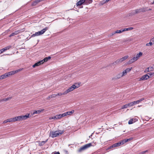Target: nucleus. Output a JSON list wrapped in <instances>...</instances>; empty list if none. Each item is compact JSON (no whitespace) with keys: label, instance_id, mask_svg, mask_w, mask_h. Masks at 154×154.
Listing matches in <instances>:
<instances>
[{"label":"nucleus","instance_id":"f257e3e1","mask_svg":"<svg viewBox=\"0 0 154 154\" xmlns=\"http://www.w3.org/2000/svg\"><path fill=\"white\" fill-rule=\"evenodd\" d=\"M64 131H63L58 130V131H51L50 132L49 136L54 138L55 137L60 135L62 134Z\"/></svg>","mask_w":154,"mask_h":154},{"label":"nucleus","instance_id":"f03ea898","mask_svg":"<svg viewBox=\"0 0 154 154\" xmlns=\"http://www.w3.org/2000/svg\"><path fill=\"white\" fill-rule=\"evenodd\" d=\"M21 69H18L15 71H11L8 73H5L4 75H2L0 76L1 79H3L12 75H13L16 73L21 71Z\"/></svg>","mask_w":154,"mask_h":154},{"label":"nucleus","instance_id":"7ed1b4c3","mask_svg":"<svg viewBox=\"0 0 154 154\" xmlns=\"http://www.w3.org/2000/svg\"><path fill=\"white\" fill-rule=\"evenodd\" d=\"M142 55L143 53L142 52H139V53L137 54L135 57H133L132 59L128 61V64H131L136 61Z\"/></svg>","mask_w":154,"mask_h":154},{"label":"nucleus","instance_id":"20e7f679","mask_svg":"<svg viewBox=\"0 0 154 154\" xmlns=\"http://www.w3.org/2000/svg\"><path fill=\"white\" fill-rule=\"evenodd\" d=\"M95 145V143H93L87 144L80 148L78 150V152H81L91 146H94Z\"/></svg>","mask_w":154,"mask_h":154},{"label":"nucleus","instance_id":"39448f33","mask_svg":"<svg viewBox=\"0 0 154 154\" xmlns=\"http://www.w3.org/2000/svg\"><path fill=\"white\" fill-rule=\"evenodd\" d=\"M79 86L80 85L79 83H75L69 87L68 89L65 91L67 94L68 93L73 91L75 89L78 88Z\"/></svg>","mask_w":154,"mask_h":154},{"label":"nucleus","instance_id":"423d86ee","mask_svg":"<svg viewBox=\"0 0 154 154\" xmlns=\"http://www.w3.org/2000/svg\"><path fill=\"white\" fill-rule=\"evenodd\" d=\"M146 9L145 8H141L139 9L132 11L131 13L130 14L131 15H134L135 14L140 13L141 12H144L147 11Z\"/></svg>","mask_w":154,"mask_h":154},{"label":"nucleus","instance_id":"0eeeda50","mask_svg":"<svg viewBox=\"0 0 154 154\" xmlns=\"http://www.w3.org/2000/svg\"><path fill=\"white\" fill-rule=\"evenodd\" d=\"M48 27H45L41 31L36 32L35 33L31 35V37H33L35 36H38L42 35L45 32L46 30H48Z\"/></svg>","mask_w":154,"mask_h":154},{"label":"nucleus","instance_id":"6e6552de","mask_svg":"<svg viewBox=\"0 0 154 154\" xmlns=\"http://www.w3.org/2000/svg\"><path fill=\"white\" fill-rule=\"evenodd\" d=\"M128 57H129L128 56H126L124 57H123L120 59L117 60L116 62H115L114 63H113V64H115V63H119L120 62H123L128 58Z\"/></svg>","mask_w":154,"mask_h":154},{"label":"nucleus","instance_id":"1a4fd4ad","mask_svg":"<svg viewBox=\"0 0 154 154\" xmlns=\"http://www.w3.org/2000/svg\"><path fill=\"white\" fill-rule=\"evenodd\" d=\"M149 77L148 74H146L142 76V77L139 80H145L149 79Z\"/></svg>","mask_w":154,"mask_h":154},{"label":"nucleus","instance_id":"9d476101","mask_svg":"<svg viewBox=\"0 0 154 154\" xmlns=\"http://www.w3.org/2000/svg\"><path fill=\"white\" fill-rule=\"evenodd\" d=\"M44 109H42L41 110H34L32 113L31 114V116H32L33 115L36 114H39L41 112H43Z\"/></svg>","mask_w":154,"mask_h":154},{"label":"nucleus","instance_id":"9b49d317","mask_svg":"<svg viewBox=\"0 0 154 154\" xmlns=\"http://www.w3.org/2000/svg\"><path fill=\"white\" fill-rule=\"evenodd\" d=\"M43 63V61H41L40 60L38 62L35 63L32 66V67L33 68H35L36 66H39V65L42 64Z\"/></svg>","mask_w":154,"mask_h":154},{"label":"nucleus","instance_id":"f8f14e48","mask_svg":"<svg viewBox=\"0 0 154 154\" xmlns=\"http://www.w3.org/2000/svg\"><path fill=\"white\" fill-rule=\"evenodd\" d=\"M22 116L23 120H25L31 116V115L30 116L29 113H27L25 115H22Z\"/></svg>","mask_w":154,"mask_h":154},{"label":"nucleus","instance_id":"ddd939ff","mask_svg":"<svg viewBox=\"0 0 154 154\" xmlns=\"http://www.w3.org/2000/svg\"><path fill=\"white\" fill-rule=\"evenodd\" d=\"M11 47V46H9L7 47H5V48H2L1 49V50L3 53V52H5V51L9 49Z\"/></svg>","mask_w":154,"mask_h":154},{"label":"nucleus","instance_id":"4468645a","mask_svg":"<svg viewBox=\"0 0 154 154\" xmlns=\"http://www.w3.org/2000/svg\"><path fill=\"white\" fill-rule=\"evenodd\" d=\"M85 1V0H80L77 3L76 6H79L83 4L84 3Z\"/></svg>","mask_w":154,"mask_h":154},{"label":"nucleus","instance_id":"2eb2a0df","mask_svg":"<svg viewBox=\"0 0 154 154\" xmlns=\"http://www.w3.org/2000/svg\"><path fill=\"white\" fill-rule=\"evenodd\" d=\"M20 30H18L15 31L14 32L12 33L9 36V37H11L12 36H13L14 35H16L18 33H19L20 32Z\"/></svg>","mask_w":154,"mask_h":154},{"label":"nucleus","instance_id":"dca6fc26","mask_svg":"<svg viewBox=\"0 0 154 154\" xmlns=\"http://www.w3.org/2000/svg\"><path fill=\"white\" fill-rule=\"evenodd\" d=\"M48 140V139H47L45 141H40L38 142V145L39 146H41L43 145L45 143H46Z\"/></svg>","mask_w":154,"mask_h":154},{"label":"nucleus","instance_id":"f3484780","mask_svg":"<svg viewBox=\"0 0 154 154\" xmlns=\"http://www.w3.org/2000/svg\"><path fill=\"white\" fill-rule=\"evenodd\" d=\"M93 2L92 0H85L84 2V4L85 5H88L89 4Z\"/></svg>","mask_w":154,"mask_h":154},{"label":"nucleus","instance_id":"a211bd4d","mask_svg":"<svg viewBox=\"0 0 154 154\" xmlns=\"http://www.w3.org/2000/svg\"><path fill=\"white\" fill-rule=\"evenodd\" d=\"M74 112V110H72L71 111L66 112H65L66 116L70 115L71 114L73 113Z\"/></svg>","mask_w":154,"mask_h":154},{"label":"nucleus","instance_id":"6ab92c4d","mask_svg":"<svg viewBox=\"0 0 154 154\" xmlns=\"http://www.w3.org/2000/svg\"><path fill=\"white\" fill-rule=\"evenodd\" d=\"M152 69V67H148L146 69H145V70L144 72L146 73L147 72L150 71Z\"/></svg>","mask_w":154,"mask_h":154},{"label":"nucleus","instance_id":"aec40b11","mask_svg":"<svg viewBox=\"0 0 154 154\" xmlns=\"http://www.w3.org/2000/svg\"><path fill=\"white\" fill-rule=\"evenodd\" d=\"M51 58V57L50 56H49L48 57H45L44 59L41 61H43V63L47 61L48 60L50 59Z\"/></svg>","mask_w":154,"mask_h":154},{"label":"nucleus","instance_id":"412c9836","mask_svg":"<svg viewBox=\"0 0 154 154\" xmlns=\"http://www.w3.org/2000/svg\"><path fill=\"white\" fill-rule=\"evenodd\" d=\"M128 103L129 107L132 106L136 104L135 101L132 102Z\"/></svg>","mask_w":154,"mask_h":154},{"label":"nucleus","instance_id":"4be33fe9","mask_svg":"<svg viewBox=\"0 0 154 154\" xmlns=\"http://www.w3.org/2000/svg\"><path fill=\"white\" fill-rule=\"evenodd\" d=\"M11 98V97H9L0 100V102L3 101H7Z\"/></svg>","mask_w":154,"mask_h":154},{"label":"nucleus","instance_id":"5701e85b","mask_svg":"<svg viewBox=\"0 0 154 154\" xmlns=\"http://www.w3.org/2000/svg\"><path fill=\"white\" fill-rule=\"evenodd\" d=\"M57 94V96H60L63 95H65L66 94L65 91L64 92H63V93H59Z\"/></svg>","mask_w":154,"mask_h":154},{"label":"nucleus","instance_id":"b1692460","mask_svg":"<svg viewBox=\"0 0 154 154\" xmlns=\"http://www.w3.org/2000/svg\"><path fill=\"white\" fill-rule=\"evenodd\" d=\"M129 105H128V103L126 104L125 105H124L122 106L121 109H124L125 108H127L128 107H129Z\"/></svg>","mask_w":154,"mask_h":154},{"label":"nucleus","instance_id":"393cba45","mask_svg":"<svg viewBox=\"0 0 154 154\" xmlns=\"http://www.w3.org/2000/svg\"><path fill=\"white\" fill-rule=\"evenodd\" d=\"M122 74L121 73H120L119 74L116 76V78H115V79H119L120 78L123 77V76H122Z\"/></svg>","mask_w":154,"mask_h":154},{"label":"nucleus","instance_id":"a878e982","mask_svg":"<svg viewBox=\"0 0 154 154\" xmlns=\"http://www.w3.org/2000/svg\"><path fill=\"white\" fill-rule=\"evenodd\" d=\"M121 73L122 75V76H124L125 75L127 74V72L125 70L123 71Z\"/></svg>","mask_w":154,"mask_h":154},{"label":"nucleus","instance_id":"bb28decb","mask_svg":"<svg viewBox=\"0 0 154 154\" xmlns=\"http://www.w3.org/2000/svg\"><path fill=\"white\" fill-rule=\"evenodd\" d=\"M134 119H132L129 120L128 122V123L129 124H131L134 123L133 122Z\"/></svg>","mask_w":154,"mask_h":154},{"label":"nucleus","instance_id":"cd10ccee","mask_svg":"<svg viewBox=\"0 0 154 154\" xmlns=\"http://www.w3.org/2000/svg\"><path fill=\"white\" fill-rule=\"evenodd\" d=\"M122 32H123V31H122V29H121L120 30H117L115 31V33H120Z\"/></svg>","mask_w":154,"mask_h":154},{"label":"nucleus","instance_id":"c85d7f7f","mask_svg":"<svg viewBox=\"0 0 154 154\" xmlns=\"http://www.w3.org/2000/svg\"><path fill=\"white\" fill-rule=\"evenodd\" d=\"M153 43H152V42H150L149 43H147L146 44V46H149V45L151 46L153 44Z\"/></svg>","mask_w":154,"mask_h":154},{"label":"nucleus","instance_id":"c756f323","mask_svg":"<svg viewBox=\"0 0 154 154\" xmlns=\"http://www.w3.org/2000/svg\"><path fill=\"white\" fill-rule=\"evenodd\" d=\"M61 116L60 114L59 115H57L56 116V119H59L61 118Z\"/></svg>","mask_w":154,"mask_h":154},{"label":"nucleus","instance_id":"7c9ffc66","mask_svg":"<svg viewBox=\"0 0 154 154\" xmlns=\"http://www.w3.org/2000/svg\"><path fill=\"white\" fill-rule=\"evenodd\" d=\"M131 69H132V67H131L130 68H128L126 69L125 70L127 72V73L128 72H130L131 71Z\"/></svg>","mask_w":154,"mask_h":154},{"label":"nucleus","instance_id":"2f4dec72","mask_svg":"<svg viewBox=\"0 0 154 154\" xmlns=\"http://www.w3.org/2000/svg\"><path fill=\"white\" fill-rule=\"evenodd\" d=\"M10 31L9 29H8L7 30L5 31V32H4L2 33V35H5L7 34V33Z\"/></svg>","mask_w":154,"mask_h":154},{"label":"nucleus","instance_id":"473e14b6","mask_svg":"<svg viewBox=\"0 0 154 154\" xmlns=\"http://www.w3.org/2000/svg\"><path fill=\"white\" fill-rule=\"evenodd\" d=\"M121 142L122 144V145H123L126 142V141L125 139L122 140H121Z\"/></svg>","mask_w":154,"mask_h":154},{"label":"nucleus","instance_id":"72a5a7b5","mask_svg":"<svg viewBox=\"0 0 154 154\" xmlns=\"http://www.w3.org/2000/svg\"><path fill=\"white\" fill-rule=\"evenodd\" d=\"M57 96V94H52V95H51V98L55 97Z\"/></svg>","mask_w":154,"mask_h":154},{"label":"nucleus","instance_id":"f704fd0d","mask_svg":"<svg viewBox=\"0 0 154 154\" xmlns=\"http://www.w3.org/2000/svg\"><path fill=\"white\" fill-rule=\"evenodd\" d=\"M19 118H20V121H23V117L22 116H19Z\"/></svg>","mask_w":154,"mask_h":154},{"label":"nucleus","instance_id":"c9c22d12","mask_svg":"<svg viewBox=\"0 0 154 154\" xmlns=\"http://www.w3.org/2000/svg\"><path fill=\"white\" fill-rule=\"evenodd\" d=\"M16 118V121H20L19 116H17L15 117Z\"/></svg>","mask_w":154,"mask_h":154},{"label":"nucleus","instance_id":"e433bc0d","mask_svg":"<svg viewBox=\"0 0 154 154\" xmlns=\"http://www.w3.org/2000/svg\"><path fill=\"white\" fill-rule=\"evenodd\" d=\"M49 119H56V116H54V117H50Z\"/></svg>","mask_w":154,"mask_h":154},{"label":"nucleus","instance_id":"4c0bfd02","mask_svg":"<svg viewBox=\"0 0 154 154\" xmlns=\"http://www.w3.org/2000/svg\"><path fill=\"white\" fill-rule=\"evenodd\" d=\"M60 115H61V117H64V116H66L65 112L63 114H60Z\"/></svg>","mask_w":154,"mask_h":154},{"label":"nucleus","instance_id":"58836bf2","mask_svg":"<svg viewBox=\"0 0 154 154\" xmlns=\"http://www.w3.org/2000/svg\"><path fill=\"white\" fill-rule=\"evenodd\" d=\"M132 139H133L131 137V138H130L129 139H125V140H126V142H127L128 141H130V140H132Z\"/></svg>","mask_w":154,"mask_h":154},{"label":"nucleus","instance_id":"ea45409f","mask_svg":"<svg viewBox=\"0 0 154 154\" xmlns=\"http://www.w3.org/2000/svg\"><path fill=\"white\" fill-rule=\"evenodd\" d=\"M128 30H129L128 28H125L123 29H122V31L123 32Z\"/></svg>","mask_w":154,"mask_h":154},{"label":"nucleus","instance_id":"a19ab883","mask_svg":"<svg viewBox=\"0 0 154 154\" xmlns=\"http://www.w3.org/2000/svg\"><path fill=\"white\" fill-rule=\"evenodd\" d=\"M148 152V150H146V151H144L141 152L140 153V154H144V153H145L146 152Z\"/></svg>","mask_w":154,"mask_h":154},{"label":"nucleus","instance_id":"79ce46f5","mask_svg":"<svg viewBox=\"0 0 154 154\" xmlns=\"http://www.w3.org/2000/svg\"><path fill=\"white\" fill-rule=\"evenodd\" d=\"M37 3L35 1V2H33V3H32V5L33 6H35L36 5Z\"/></svg>","mask_w":154,"mask_h":154},{"label":"nucleus","instance_id":"37998d69","mask_svg":"<svg viewBox=\"0 0 154 154\" xmlns=\"http://www.w3.org/2000/svg\"><path fill=\"white\" fill-rule=\"evenodd\" d=\"M12 122H15L16 121L15 117H14V118H12Z\"/></svg>","mask_w":154,"mask_h":154},{"label":"nucleus","instance_id":"c03bdc74","mask_svg":"<svg viewBox=\"0 0 154 154\" xmlns=\"http://www.w3.org/2000/svg\"><path fill=\"white\" fill-rule=\"evenodd\" d=\"M113 144L114 145V146H115V147L119 146L118 145V143H115Z\"/></svg>","mask_w":154,"mask_h":154},{"label":"nucleus","instance_id":"a18cd8bd","mask_svg":"<svg viewBox=\"0 0 154 154\" xmlns=\"http://www.w3.org/2000/svg\"><path fill=\"white\" fill-rule=\"evenodd\" d=\"M113 147H115V146H114V144L110 146V147H108V149H112Z\"/></svg>","mask_w":154,"mask_h":154},{"label":"nucleus","instance_id":"49530a36","mask_svg":"<svg viewBox=\"0 0 154 154\" xmlns=\"http://www.w3.org/2000/svg\"><path fill=\"white\" fill-rule=\"evenodd\" d=\"M7 120L9 122H12V118L7 119Z\"/></svg>","mask_w":154,"mask_h":154},{"label":"nucleus","instance_id":"de8ad7c7","mask_svg":"<svg viewBox=\"0 0 154 154\" xmlns=\"http://www.w3.org/2000/svg\"><path fill=\"white\" fill-rule=\"evenodd\" d=\"M135 103H136V104H138L140 102V100H137V101H135Z\"/></svg>","mask_w":154,"mask_h":154},{"label":"nucleus","instance_id":"09e8293b","mask_svg":"<svg viewBox=\"0 0 154 154\" xmlns=\"http://www.w3.org/2000/svg\"><path fill=\"white\" fill-rule=\"evenodd\" d=\"M133 119H134V121H133L134 122H135L137 121V120H138L137 119V118H133Z\"/></svg>","mask_w":154,"mask_h":154},{"label":"nucleus","instance_id":"8fccbe9b","mask_svg":"<svg viewBox=\"0 0 154 154\" xmlns=\"http://www.w3.org/2000/svg\"><path fill=\"white\" fill-rule=\"evenodd\" d=\"M153 73L152 72L148 73L147 74L150 76H152L153 75Z\"/></svg>","mask_w":154,"mask_h":154},{"label":"nucleus","instance_id":"3c124183","mask_svg":"<svg viewBox=\"0 0 154 154\" xmlns=\"http://www.w3.org/2000/svg\"><path fill=\"white\" fill-rule=\"evenodd\" d=\"M8 122V121L7 120H7H6L4 121H3V123H7V122Z\"/></svg>","mask_w":154,"mask_h":154},{"label":"nucleus","instance_id":"603ef678","mask_svg":"<svg viewBox=\"0 0 154 154\" xmlns=\"http://www.w3.org/2000/svg\"><path fill=\"white\" fill-rule=\"evenodd\" d=\"M118 143V145L119 146L120 145H122V144L121 142H119Z\"/></svg>","mask_w":154,"mask_h":154},{"label":"nucleus","instance_id":"864d4df0","mask_svg":"<svg viewBox=\"0 0 154 154\" xmlns=\"http://www.w3.org/2000/svg\"><path fill=\"white\" fill-rule=\"evenodd\" d=\"M116 33H115V31L113 32H112L111 34V36H113V35L115 34Z\"/></svg>","mask_w":154,"mask_h":154},{"label":"nucleus","instance_id":"5fc2aeb1","mask_svg":"<svg viewBox=\"0 0 154 154\" xmlns=\"http://www.w3.org/2000/svg\"><path fill=\"white\" fill-rule=\"evenodd\" d=\"M128 29H129V30H130L133 29V27H129L128 28Z\"/></svg>","mask_w":154,"mask_h":154},{"label":"nucleus","instance_id":"6e6d98bb","mask_svg":"<svg viewBox=\"0 0 154 154\" xmlns=\"http://www.w3.org/2000/svg\"><path fill=\"white\" fill-rule=\"evenodd\" d=\"M144 100V98H142L140 99V102H141V101H143Z\"/></svg>","mask_w":154,"mask_h":154},{"label":"nucleus","instance_id":"4d7b16f0","mask_svg":"<svg viewBox=\"0 0 154 154\" xmlns=\"http://www.w3.org/2000/svg\"><path fill=\"white\" fill-rule=\"evenodd\" d=\"M151 41L152 42H153L154 43V37L151 40Z\"/></svg>","mask_w":154,"mask_h":154},{"label":"nucleus","instance_id":"13d9d810","mask_svg":"<svg viewBox=\"0 0 154 154\" xmlns=\"http://www.w3.org/2000/svg\"><path fill=\"white\" fill-rule=\"evenodd\" d=\"M54 154H60L59 152H55Z\"/></svg>","mask_w":154,"mask_h":154},{"label":"nucleus","instance_id":"bf43d9fd","mask_svg":"<svg viewBox=\"0 0 154 154\" xmlns=\"http://www.w3.org/2000/svg\"><path fill=\"white\" fill-rule=\"evenodd\" d=\"M111 36V34H109V37H111V36Z\"/></svg>","mask_w":154,"mask_h":154},{"label":"nucleus","instance_id":"052dcab7","mask_svg":"<svg viewBox=\"0 0 154 154\" xmlns=\"http://www.w3.org/2000/svg\"><path fill=\"white\" fill-rule=\"evenodd\" d=\"M2 51L1 50H0V54H2Z\"/></svg>","mask_w":154,"mask_h":154},{"label":"nucleus","instance_id":"680f3d73","mask_svg":"<svg viewBox=\"0 0 154 154\" xmlns=\"http://www.w3.org/2000/svg\"><path fill=\"white\" fill-rule=\"evenodd\" d=\"M51 98V95L50 96H49L48 97V99H49V98Z\"/></svg>","mask_w":154,"mask_h":154},{"label":"nucleus","instance_id":"e2e57ef3","mask_svg":"<svg viewBox=\"0 0 154 154\" xmlns=\"http://www.w3.org/2000/svg\"><path fill=\"white\" fill-rule=\"evenodd\" d=\"M147 10V11H148V10ZM151 10V9H149L148 10H149V11H150V10Z\"/></svg>","mask_w":154,"mask_h":154},{"label":"nucleus","instance_id":"0e129e2a","mask_svg":"<svg viewBox=\"0 0 154 154\" xmlns=\"http://www.w3.org/2000/svg\"><path fill=\"white\" fill-rule=\"evenodd\" d=\"M152 4H154V1L153 2H152Z\"/></svg>","mask_w":154,"mask_h":154}]
</instances>
